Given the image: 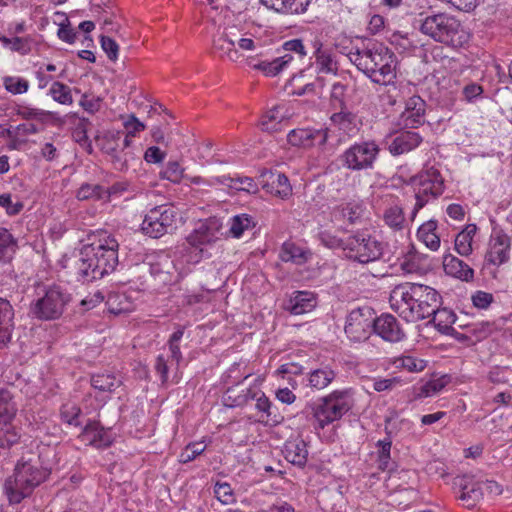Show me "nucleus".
<instances>
[{
    "label": "nucleus",
    "instance_id": "35",
    "mask_svg": "<svg viewBox=\"0 0 512 512\" xmlns=\"http://www.w3.org/2000/svg\"><path fill=\"white\" fill-rule=\"evenodd\" d=\"M477 232L475 224H467L455 237V250L461 256L467 257L473 251V239Z\"/></svg>",
    "mask_w": 512,
    "mask_h": 512
},
{
    "label": "nucleus",
    "instance_id": "4",
    "mask_svg": "<svg viewBox=\"0 0 512 512\" xmlns=\"http://www.w3.org/2000/svg\"><path fill=\"white\" fill-rule=\"evenodd\" d=\"M418 22L423 34L445 45L462 47L469 41L470 35L459 20L446 13L429 15Z\"/></svg>",
    "mask_w": 512,
    "mask_h": 512
},
{
    "label": "nucleus",
    "instance_id": "1",
    "mask_svg": "<svg viewBox=\"0 0 512 512\" xmlns=\"http://www.w3.org/2000/svg\"><path fill=\"white\" fill-rule=\"evenodd\" d=\"M90 240L80 250L75 264L77 278L83 282L101 279L118 265L119 242L113 234L99 230L91 235Z\"/></svg>",
    "mask_w": 512,
    "mask_h": 512
},
{
    "label": "nucleus",
    "instance_id": "60",
    "mask_svg": "<svg viewBox=\"0 0 512 512\" xmlns=\"http://www.w3.org/2000/svg\"><path fill=\"white\" fill-rule=\"evenodd\" d=\"M206 449V445L202 442L188 444L179 456L181 463L193 461L197 456L201 455Z\"/></svg>",
    "mask_w": 512,
    "mask_h": 512
},
{
    "label": "nucleus",
    "instance_id": "54",
    "mask_svg": "<svg viewBox=\"0 0 512 512\" xmlns=\"http://www.w3.org/2000/svg\"><path fill=\"white\" fill-rule=\"evenodd\" d=\"M3 85L5 89L14 94H24L29 89V82L21 77L6 76L3 78Z\"/></svg>",
    "mask_w": 512,
    "mask_h": 512
},
{
    "label": "nucleus",
    "instance_id": "59",
    "mask_svg": "<svg viewBox=\"0 0 512 512\" xmlns=\"http://www.w3.org/2000/svg\"><path fill=\"white\" fill-rule=\"evenodd\" d=\"M470 332L478 339H484L492 334L494 331L498 330V326L495 322L482 321L479 323H475L467 326Z\"/></svg>",
    "mask_w": 512,
    "mask_h": 512
},
{
    "label": "nucleus",
    "instance_id": "16",
    "mask_svg": "<svg viewBox=\"0 0 512 512\" xmlns=\"http://www.w3.org/2000/svg\"><path fill=\"white\" fill-rule=\"evenodd\" d=\"M420 284L417 283H402L395 286L390 292L389 303L392 308L401 318L410 322L409 314L412 308L418 304V300H412L410 294L414 293Z\"/></svg>",
    "mask_w": 512,
    "mask_h": 512
},
{
    "label": "nucleus",
    "instance_id": "14",
    "mask_svg": "<svg viewBox=\"0 0 512 512\" xmlns=\"http://www.w3.org/2000/svg\"><path fill=\"white\" fill-rule=\"evenodd\" d=\"M511 238L502 229L494 228L489 238L485 263L499 267L510 259Z\"/></svg>",
    "mask_w": 512,
    "mask_h": 512
},
{
    "label": "nucleus",
    "instance_id": "32",
    "mask_svg": "<svg viewBox=\"0 0 512 512\" xmlns=\"http://www.w3.org/2000/svg\"><path fill=\"white\" fill-rule=\"evenodd\" d=\"M263 5L284 14H299L306 11L310 0H260Z\"/></svg>",
    "mask_w": 512,
    "mask_h": 512
},
{
    "label": "nucleus",
    "instance_id": "50",
    "mask_svg": "<svg viewBox=\"0 0 512 512\" xmlns=\"http://www.w3.org/2000/svg\"><path fill=\"white\" fill-rule=\"evenodd\" d=\"M347 85L335 82L330 93V105L334 110L347 108L346 103Z\"/></svg>",
    "mask_w": 512,
    "mask_h": 512
},
{
    "label": "nucleus",
    "instance_id": "38",
    "mask_svg": "<svg viewBox=\"0 0 512 512\" xmlns=\"http://www.w3.org/2000/svg\"><path fill=\"white\" fill-rule=\"evenodd\" d=\"M121 384V378L111 372L96 373L91 377L92 387L100 392L111 393Z\"/></svg>",
    "mask_w": 512,
    "mask_h": 512
},
{
    "label": "nucleus",
    "instance_id": "36",
    "mask_svg": "<svg viewBox=\"0 0 512 512\" xmlns=\"http://www.w3.org/2000/svg\"><path fill=\"white\" fill-rule=\"evenodd\" d=\"M432 316L434 326L439 332L446 335H454L456 333L452 326L456 322V315L452 310L447 308L439 309L437 307Z\"/></svg>",
    "mask_w": 512,
    "mask_h": 512
},
{
    "label": "nucleus",
    "instance_id": "43",
    "mask_svg": "<svg viewBox=\"0 0 512 512\" xmlns=\"http://www.w3.org/2000/svg\"><path fill=\"white\" fill-rule=\"evenodd\" d=\"M315 65L318 73L336 75L338 72V62L331 49L326 52H320V55L315 57Z\"/></svg>",
    "mask_w": 512,
    "mask_h": 512
},
{
    "label": "nucleus",
    "instance_id": "28",
    "mask_svg": "<svg viewBox=\"0 0 512 512\" xmlns=\"http://www.w3.org/2000/svg\"><path fill=\"white\" fill-rule=\"evenodd\" d=\"M12 408L5 415H0V448H10L20 439V433L13 424Z\"/></svg>",
    "mask_w": 512,
    "mask_h": 512
},
{
    "label": "nucleus",
    "instance_id": "48",
    "mask_svg": "<svg viewBox=\"0 0 512 512\" xmlns=\"http://www.w3.org/2000/svg\"><path fill=\"white\" fill-rule=\"evenodd\" d=\"M16 241L12 234L5 228H0V261L11 258L15 251Z\"/></svg>",
    "mask_w": 512,
    "mask_h": 512
},
{
    "label": "nucleus",
    "instance_id": "7",
    "mask_svg": "<svg viewBox=\"0 0 512 512\" xmlns=\"http://www.w3.org/2000/svg\"><path fill=\"white\" fill-rule=\"evenodd\" d=\"M353 406V390L346 388L334 390L323 397L321 402L313 409L315 427L324 429L326 426L338 421Z\"/></svg>",
    "mask_w": 512,
    "mask_h": 512
},
{
    "label": "nucleus",
    "instance_id": "51",
    "mask_svg": "<svg viewBox=\"0 0 512 512\" xmlns=\"http://www.w3.org/2000/svg\"><path fill=\"white\" fill-rule=\"evenodd\" d=\"M394 365L408 372H421L426 367V361L410 355H402L394 360Z\"/></svg>",
    "mask_w": 512,
    "mask_h": 512
},
{
    "label": "nucleus",
    "instance_id": "61",
    "mask_svg": "<svg viewBox=\"0 0 512 512\" xmlns=\"http://www.w3.org/2000/svg\"><path fill=\"white\" fill-rule=\"evenodd\" d=\"M214 493L222 504L229 505L235 501V495L229 483H216Z\"/></svg>",
    "mask_w": 512,
    "mask_h": 512
},
{
    "label": "nucleus",
    "instance_id": "39",
    "mask_svg": "<svg viewBox=\"0 0 512 512\" xmlns=\"http://www.w3.org/2000/svg\"><path fill=\"white\" fill-rule=\"evenodd\" d=\"M309 257V252L293 242H285L280 251V259L296 265L304 264Z\"/></svg>",
    "mask_w": 512,
    "mask_h": 512
},
{
    "label": "nucleus",
    "instance_id": "26",
    "mask_svg": "<svg viewBox=\"0 0 512 512\" xmlns=\"http://www.w3.org/2000/svg\"><path fill=\"white\" fill-rule=\"evenodd\" d=\"M337 110L330 116L332 126L347 136H354L359 130L356 114L349 111L348 108Z\"/></svg>",
    "mask_w": 512,
    "mask_h": 512
},
{
    "label": "nucleus",
    "instance_id": "41",
    "mask_svg": "<svg viewBox=\"0 0 512 512\" xmlns=\"http://www.w3.org/2000/svg\"><path fill=\"white\" fill-rule=\"evenodd\" d=\"M256 226L255 219L246 213L238 214L229 220V234L233 238H240L245 231L252 230Z\"/></svg>",
    "mask_w": 512,
    "mask_h": 512
},
{
    "label": "nucleus",
    "instance_id": "15",
    "mask_svg": "<svg viewBox=\"0 0 512 512\" xmlns=\"http://www.w3.org/2000/svg\"><path fill=\"white\" fill-rule=\"evenodd\" d=\"M452 487L456 498L468 509L476 506L483 495L481 483L472 475H459L453 479Z\"/></svg>",
    "mask_w": 512,
    "mask_h": 512
},
{
    "label": "nucleus",
    "instance_id": "27",
    "mask_svg": "<svg viewBox=\"0 0 512 512\" xmlns=\"http://www.w3.org/2000/svg\"><path fill=\"white\" fill-rule=\"evenodd\" d=\"M82 440L96 448H106L111 445L112 438L108 431L98 422L86 424L81 434Z\"/></svg>",
    "mask_w": 512,
    "mask_h": 512
},
{
    "label": "nucleus",
    "instance_id": "49",
    "mask_svg": "<svg viewBox=\"0 0 512 512\" xmlns=\"http://www.w3.org/2000/svg\"><path fill=\"white\" fill-rule=\"evenodd\" d=\"M184 171L185 169L178 161H169L160 172V177L174 184H178L185 178Z\"/></svg>",
    "mask_w": 512,
    "mask_h": 512
},
{
    "label": "nucleus",
    "instance_id": "57",
    "mask_svg": "<svg viewBox=\"0 0 512 512\" xmlns=\"http://www.w3.org/2000/svg\"><path fill=\"white\" fill-rule=\"evenodd\" d=\"M377 446L379 447L378 459H377L378 468L383 471L387 470V469H389V465H390V459H391L390 453H391L392 441L390 438L379 440L377 442Z\"/></svg>",
    "mask_w": 512,
    "mask_h": 512
},
{
    "label": "nucleus",
    "instance_id": "19",
    "mask_svg": "<svg viewBox=\"0 0 512 512\" xmlns=\"http://www.w3.org/2000/svg\"><path fill=\"white\" fill-rule=\"evenodd\" d=\"M422 142L423 137L418 132L404 128L391 137L387 149L392 156H400L415 150Z\"/></svg>",
    "mask_w": 512,
    "mask_h": 512
},
{
    "label": "nucleus",
    "instance_id": "2",
    "mask_svg": "<svg viewBox=\"0 0 512 512\" xmlns=\"http://www.w3.org/2000/svg\"><path fill=\"white\" fill-rule=\"evenodd\" d=\"M349 59L376 84L387 85L396 78V55L383 43L369 42L351 51Z\"/></svg>",
    "mask_w": 512,
    "mask_h": 512
},
{
    "label": "nucleus",
    "instance_id": "34",
    "mask_svg": "<svg viewBox=\"0 0 512 512\" xmlns=\"http://www.w3.org/2000/svg\"><path fill=\"white\" fill-rule=\"evenodd\" d=\"M336 375V372L329 365H323L308 373V386L312 389L322 390L333 382Z\"/></svg>",
    "mask_w": 512,
    "mask_h": 512
},
{
    "label": "nucleus",
    "instance_id": "62",
    "mask_svg": "<svg viewBox=\"0 0 512 512\" xmlns=\"http://www.w3.org/2000/svg\"><path fill=\"white\" fill-rule=\"evenodd\" d=\"M252 400L256 402L255 407L259 412H262L266 415V417H270L272 415L271 412V402L266 397L265 393L259 388V386L256 387V390L253 394Z\"/></svg>",
    "mask_w": 512,
    "mask_h": 512
},
{
    "label": "nucleus",
    "instance_id": "63",
    "mask_svg": "<svg viewBox=\"0 0 512 512\" xmlns=\"http://www.w3.org/2000/svg\"><path fill=\"white\" fill-rule=\"evenodd\" d=\"M420 258L421 255L411 247L404 256V259L401 262V267L407 272L417 271L420 269Z\"/></svg>",
    "mask_w": 512,
    "mask_h": 512
},
{
    "label": "nucleus",
    "instance_id": "40",
    "mask_svg": "<svg viewBox=\"0 0 512 512\" xmlns=\"http://www.w3.org/2000/svg\"><path fill=\"white\" fill-rule=\"evenodd\" d=\"M173 269V261L167 256L159 258L150 265L151 275L162 284H169L172 281Z\"/></svg>",
    "mask_w": 512,
    "mask_h": 512
},
{
    "label": "nucleus",
    "instance_id": "9",
    "mask_svg": "<svg viewBox=\"0 0 512 512\" xmlns=\"http://www.w3.org/2000/svg\"><path fill=\"white\" fill-rule=\"evenodd\" d=\"M380 147L374 140L355 142L340 156L342 165L351 171L373 169Z\"/></svg>",
    "mask_w": 512,
    "mask_h": 512
},
{
    "label": "nucleus",
    "instance_id": "3",
    "mask_svg": "<svg viewBox=\"0 0 512 512\" xmlns=\"http://www.w3.org/2000/svg\"><path fill=\"white\" fill-rule=\"evenodd\" d=\"M71 301V294L56 283H37L29 304L28 314L33 319L52 321L59 319Z\"/></svg>",
    "mask_w": 512,
    "mask_h": 512
},
{
    "label": "nucleus",
    "instance_id": "58",
    "mask_svg": "<svg viewBox=\"0 0 512 512\" xmlns=\"http://www.w3.org/2000/svg\"><path fill=\"white\" fill-rule=\"evenodd\" d=\"M80 414L81 409L73 403L63 404L60 410L61 419L69 425L79 426Z\"/></svg>",
    "mask_w": 512,
    "mask_h": 512
},
{
    "label": "nucleus",
    "instance_id": "37",
    "mask_svg": "<svg viewBox=\"0 0 512 512\" xmlns=\"http://www.w3.org/2000/svg\"><path fill=\"white\" fill-rule=\"evenodd\" d=\"M215 180L218 184L227 185L230 188L236 189L238 191H245L247 193L255 194L258 192V184L255 180L248 176H223V177H215Z\"/></svg>",
    "mask_w": 512,
    "mask_h": 512
},
{
    "label": "nucleus",
    "instance_id": "5",
    "mask_svg": "<svg viewBox=\"0 0 512 512\" xmlns=\"http://www.w3.org/2000/svg\"><path fill=\"white\" fill-rule=\"evenodd\" d=\"M409 185L413 188L415 205L411 211V220H414L418 212L430 201L440 197L445 189L444 179L440 171L434 167L425 165L420 172L409 179Z\"/></svg>",
    "mask_w": 512,
    "mask_h": 512
},
{
    "label": "nucleus",
    "instance_id": "21",
    "mask_svg": "<svg viewBox=\"0 0 512 512\" xmlns=\"http://www.w3.org/2000/svg\"><path fill=\"white\" fill-rule=\"evenodd\" d=\"M234 29L225 30L213 40V51L221 58L237 62L241 54L236 49V32Z\"/></svg>",
    "mask_w": 512,
    "mask_h": 512
},
{
    "label": "nucleus",
    "instance_id": "6",
    "mask_svg": "<svg viewBox=\"0 0 512 512\" xmlns=\"http://www.w3.org/2000/svg\"><path fill=\"white\" fill-rule=\"evenodd\" d=\"M44 473L30 461L19 462L14 474L5 481V492L11 504L20 503L44 480Z\"/></svg>",
    "mask_w": 512,
    "mask_h": 512
},
{
    "label": "nucleus",
    "instance_id": "55",
    "mask_svg": "<svg viewBox=\"0 0 512 512\" xmlns=\"http://www.w3.org/2000/svg\"><path fill=\"white\" fill-rule=\"evenodd\" d=\"M242 365L246 368L244 363H234L230 366L227 372L224 374L225 383H234L238 386L244 380L251 376V372H241Z\"/></svg>",
    "mask_w": 512,
    "mask_h": 512
},
{
    "label": "nucleus",
    "instance_id": "64",
    "mask_svg": "<svg viewBox=\"0 0 512 512\" xmlns=\"http://www.w3.org/2000/svg\"><path fill=\"white\" fill-rule=\"evenodd\" d=\"M31 44L32 38L29 36L26 37H13V43L11 44L10 50L12 52H17L20 55H27L31 52Z\"/></svg>",
    "mask_w": 512,
    "mask_h": 512
},
{
    "label": "nucleus",
    "instance_id": "12",
    "mask_svg": "<svg viewBox=\"0 0 512 512\" xmlns=\"http://www.w3.org/2000/svg\"><path fill=\"white\" fill-rule=\"evenodd\" d=\"M219 231L220 224L218 220L210 218L200 222L193 232L187 237L189 245L197 251L196 256L198 257L195 260L196 262L207 254L205 247L211 245L218 239Z\"/></svg>",
    "mask_w": 512,
    "mask_h": 512
},
{
    "label": "nucleus",
    "instance_id": "56",
    "mask_svg": "<svg viewBox=\"0 0 512 512\" xmlns=\"http://www.w3.org/2000/svg\"><path fill=\"white\" fill-rule=\"evenodd\" d=\"M17 115L25 120H37L44 122L52 115V112L39 108L20 106L17 110Z\"/></svg>",
    "mask_w": 512,
    "mask_h": 512
},
{
    "label": "nucleus",
    "instance_id": "8",
    "mask_svg": "<svg viewBox=\"0 0 512 512\" xmlns=\"http://www.w3.org/2000/svg\"><path fill=\"white\" fill-rule=\"evenodd\" d=\"M345 252L349 259L367 264L382 256L383 243L364 231H358L346 239Z\"/></svg>",
    "mask_w": 512,
    "mask_h": 512
},
{
    "label": "nucleus",
    "instance_id": "17",
    "mask_svg": "<svg viewBox=\"0 0 512 512\" xmlns=\"http://www.w3.org/2000/svg\"><path fill=\"white\" fill-rule=\"evenodd\" d=\"M426 103L417 95L405 102V108L399 116V123L405 129H415L425 123Z\"/></svg>",
    "mask_w": 512,
    "mask_h": 512
},
{
    "label": "nucleus",
    "instance_id": "20",
    "mask_svg": "<svg viewBox=\"0 0 512 512\" xmlns=\"http://www.w3.org/2000/svg\"><path fill=\"white\" fill-rule=\"evenodd\" d=\"M329 137V130L326 129H294L287 135V140L292 146L308 148L315 145H325Z\"/></svg>",
    "mask_w": 512,
    "mask_h": 512
},
{
    "label": "nucleus",
    "instance_id": "46",
    "mask_svg": "<svg viewBox=\"0 0 512 512\" xmlns=\"http://www.w3.org/2000/svg\"><path fill=\"white\" fill-rule=\"evenodd\" d=\"M49 95L59 104L71 105L73 103L70 87L62 82H53L49 89Z\"/></svg>",
    "mask_w": 512,
    "mask_h": 512
},
{
    "label": "nucleus",
    "instance_id": "22",
    "mask_svg": "<svg viewBox=\"0 0 512 512\" xmlns=\"http://www.w3.org/2000/svg\"><path fill=\"white\" fill-rule=\"evenodd\" d=\"M261 178L262 187L271 194L281 199H287L292 195V187L285 174L265 172L261 175Z\"/></svg>",
    "mask_w": 512,
    "mask_h": 512
},
{
    "label": "nucleus",
    "instance_id": "53",
    "mask_svg": "<svg viewBox=\"0 0 512 512\" xmlns=\"http://www.w3.org/2000/svg\"><path fill=\"white\" fill-rule=\"evenodd\" d=\"M184 334V327H179L176 331L172 333L168 340V347L170 351V359L172 362H175L176 366L179 365L182 360V353L180 350L179 343Z\"/></svg>",
    "mask_w": 512,
    "mask_h": 512
},
{
    "label": "nucleus",
    "instance_id": "30",
    "mask_svg": "<svg viewBox=\"0 0 512 512\" xmlns=\"http://www.w3.org/2000/svg\"><path fill=\"white\" fill-rule=\"evenodd\" d=\"M316 306V298L308 291H296L289 299L286 309L291 314L301 315L313 310Z\"/></svg>",
    "mask_w": 512,
    "mask_h": 512
},
{
    "label": "nucleus",
    "instance_id": "25",
    "mask_svg": "<svg viewBox=\"0 0 512 512\" xmlns=\"http://www.w3.org/2000/svg\"><path fill=\"white\" fill-rule=\"evenodd\" d=\"M443 269L447 275L461 281L470 282L474 279V270L464 261L452 254L444 255Z\"/></svg>",
    "mask_w": 512,
    "mask_h": 512
},
{
    "label": "nucleus",
    "instance_id": "11",
    "mask_svg": "<svg viewBox=\"0 0 512 512\" xmlns=\"http://www.w3.org/2000/svg\"><path fill=\"white\" fill-rule=\"evenodd\" d=\"M374 327V313L371 308H357L352 310L344 327L345 334L353 342L367 340Z\"/></svg>",
    "mask_w": 512,
    "mask_h": 512
},
{
    "label": "nucleus",
    "instance_id": "33",
    "mask_svg": "<svg viewBox=\"0 0 512 512\" xmlns=\"http://www.w3.org/2000/svg\"><path fill=\"white\" fill-rule=\"evenodd\" d=\"M438 222L428 220L424 222L417 231L418 239L430 250L437 251L440 248V235L437 233Z\"/></svg>",
    "mask_w": 512,
    "mask_h": 512
},
{
    "label": "nucleus",
    "instance_id": "23",
    "mask_svg": "<svg viewBox=\"0 0 512 512\" xmlns=\"http://www.w3.org/2000/svg\"><path fill=\"white\" fill-rule=\"evenodd\" d=\"M14 309L11 303L0 297V349H3L12 339L14 331Z\"/></svg>",
    "mask_w": 512,
    "mask_h": 512
},
{
    "label": "nucleus",
    "instance_id": "44",
    "mask_svg": "<svg viewBox=\"0 0 512 512\" xmlns=\"http://www.w3.org/2000/svg\"><path fill=\"white\" fill-rule=\"evenodd\" d=\"M364 210L363 203L355 200L341 204L338 207L341 216L346 219L349 224L358 223L363 216Z\"/></svg>",
    "mask_w": 512,
    "mask_h": 512
},
{
    "label": "nucleus",
    "instance_id": "47",
    "mask_svg": "<svg viewBox=\"0 0 512 512\" xmlns=\"http://www.w3.org/2000/svg\"><path fill=\"white\" fill-rule=\"evenodd\" d=\"M0 207L5 209L8 216H16L24 209V203L16 195L3 193L0 195Z\"/></svg>",
    "mask_w": 512,
    "mask_h": 512
},
{
    "label": "nucleus",
    "instance_id": "45",
    "mask_svg": "<svg viewBox=\"0 0 512 512\" xmlns=\"http://www.w3.org/2000/svg\"><path fill=\"white\" fill-rule=\"evenodd\" d=\"M77 198L79 200H105V187L99 184H82L78 189Z\"/></svg>",
    "mask_w": 512,
    "mask_h": 512
},
{
    "label": "nucleus",
    "instance_id": "24",
    "mask_svg": "<svg viewBox=\"0 0 512 512\" xmlns=\"http://www.w3.org/2000/svg\"><path fill=\"white\" fill-rule=\"evenodd\" d=\"M283 455L289 463L303 468L308 459L306 442L300 437L287 440L284 445Z\"/></svg>",
    "mask_w": 512,
    "mask_h": 512
},
{
    "label": "nucleus",
    "instance_id": "42",
    "mask_svg": "<svg viewBox=\"0 0 512 512\" xmlns=\"http://www.w3.org/2000/svg\"><path fill=\"white\" fill-rule=\"evenodd\" d=\"M383 221L385 225L394 231H401L405 228L406 218L402 207L393 205L387 207L383 212Z\"/></svg>",
    "mask_w": 512,
    "mask_h": 512
},
{
    "label": "nucleus",
    "instance_id": "18",
    "mask_svg": "<svg viewBox=\"0 0 512 512\" xmlns=\"http://www.w3.org/2000/svg\"><path fill=\"white\" fill-rule=\"evenodd\" d=\"M373 332L384 341L391 343L400 342L405 338V332L400 323L391 314H382L379 317H374Z\"/></svg>",
    "mask_w": 512,
    "mask_h": 512
},
{
    "label": "nucleus",
    "instance_id": "29",
    "mask_svg": "<svg viewBox=\"0 0 512 512\" xmlns=\"http://www.w3.org/2000/svg\"><path fill=\"white\" fill-rule=\"evenodd\" d=\"M292 60L293 56L291 54H284L271 61H255L254 59H251L248 61V65L253 69L262 71L266 76H276L281 71H283L287 65L291 63Z\"/></svg>",
    "mask_w": 512,
    "mask_h": 512
},
{
    "label": "nucleus",
    "instance_id": "52",
    "mask_svg": "<svg viewBox=\"0 0 512 512\" xmlns=\"http://www.w3.org/2000/svg\"><path fill=\"white\" fill-rule=\"evenodd\" d=\"M107 154L111 156L114 167L123 171L128 168V162L133 159V153L130 150L109 148Z\"/></svg>",
    "mask_w": 512,
    "mask_h": 512
},
{
    "label": "nucleus",
    "instance_id": "31",
    "mask_svg": "<svg viewBox=\"0 0 512 512\" xmlns=\"http://www.w3.org/2000/svg\"><path fill=\"white\" fill-rule=\"evenodd\" d=\"M257 385L250 386L245 389H238L237 386L227 388L224 392L222 401L223 404L229 408L243 407L252 400L253 394Z\"/></svg>",
    "mask_w": 512,
    "mask_h": 512
},
{
    "label": "nucleus",
    "instance_id": "13",
    "mask_svg": "<svg viewBox=\"0 0 512 512\" xmlns=\"http://www.w3.org/2000/svg\"><path fill=\"white\" fill-rule=\"evenodd\" d=\"M412 300L417 301L416 308H412L409 314L410 322H417L432 316L435 313V309L439 307L440 295L438 292L429 286L420 284L419 288H416L415 292L410 294Z\"/></svg>",
    "mask_w": 512,
    "mask_h": 512
},
{
    "label": "nucleus",
    "instance_id": "10",
    "mask_svg": "<svg viewBox=\"0 0 512 512\" xmlns=\"http://www.w3.org/2000/svg\"><path fill=\"white\" fill-rule=\"evenodd\" d=\"M177 212L174 206L163 204L150 209L141 224L142 232L151 238H160L176 228Z\"/></svg>",
    "mask_w": 512,
    "mask_h": 512
}]
</instances>
